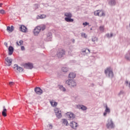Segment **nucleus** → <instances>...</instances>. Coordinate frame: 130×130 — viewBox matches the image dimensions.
I'll use <instances>...</instances> for the list:
<instances>
[{"mask_svg": "<svg viewBox=\"0 0 130 130\" xmlns=\"http://www.w3.org/2000/svg\"><path fill=\"white\" fill-rule=\"evenodd\" d=\"M106 36H107V37H108V38H110V36L109 34H107V35H106Z\"/></svg>", "mask_w": 130, "mask_h": 130, "instance_id": "obj_41", "label": "nucleus"}, {"mask_svg": "<svg viewBox=\"0 0 130 130\" xmlns=\"http://www.w3.org/2000/svg\"><path fill=\"white\" fill-rule=\"evenodd\" d=\"M20 30L23 32H26L27 30V28L23 25H21L20 27Z\"/></svg>", "mask_w": 130, "mask_h": 130, "instance_id": "obj_18", "label": "nucleus"}, {"mask_svg": "<svg viewBox=\"0 0 130 130\" xmlns=\"http://www.w3.org/2000/svg\"><path fill=\"white\" fill-rule=\"evenodd\" d=\"M116 4V2L115 0H111L110 2H109V5L113 6H115Z\"/></svg>", "mask_w": 130, "mask_h": 130, "instance_id": "obj_23", "label": "nucleus"}, {"mask_svg": "<svg viewBox=\"0 0 130 130\" xmlns=\"http://www.w3.org/2000/svg\"><path fill=\"white\" fill-rule=\"evenodd\" d=\"M35 91L37 94L41 95L43 94V90L40 87L35 88Z\"/></svg>", "mask_w": 130, "mask_h": 130, "instance_id": "obj_12", "label": "nucleus"}, {"mask_svg": "<svg viewBox=\"0 0 130 130\" xmlns=\"http://www.w3.org/2000/svg\"><path fill=\"white\" fill-rule=\"evenodd\" d=\"M50 103L52 107H53L54 108L56 107V106H57V104H58L57 102H54L53 100L50 101Z\"/></svg>", "mask_w": 130, "mask_h": 130, "instance_id": "obj_21", "label": "nucleus"}, {"mask_svg": "<svg viewBox=\"0 0 130 130\" xmlns=\"http://www.w3.org/2000/svg\"><path fill=\"white\" fill-rule=\"evenodd\" d=\"M70 125L74 129H77V127L78 126L79 124L75 121H72L70 123Z\"/></svg>", "mask_w": 130, "mask_h": 130, "instance_id": "obj_13", "label": "nucleus"}, {"mask_svg": "<svg viewBox=\"0 0 130 130\" xmlns=\"http://www.w3.org/2000/svg\"><path fill=\"white\" fill-rule=\"evenodd\" d=\"M13 68L15 71H18L19 73H21L23 71V69L18 66L17 64H14Z\"/></svg>", "mask_w": 130, "mask_h": 130, "instance_id": "obj_8", "label": "nucleus"}, {"mask_svg": "<svg viewBox=\"0 0 130 130\" xmlns=\"http://www.w3.org/2000/svg\"><path fill=\"white\" fill-rule=\"evenodd\" d=\"M66 84L68 85V86H70V87H76L77 85L76 82L75 81L71 79H69L66 81Z\"/></svg>", "mask_w": 130, "mask_h": 130, "instance_id": "obj_5", "label": "nucleus"}, {"mask_svg": "<svg viewBox=\"0 0 130 130\" xmlns=\"http://www.w3.org/2000/svg\"><path fill=\"white\" fill-rule=\"evenodd\" d=\"M7 30L10 32H12L14 30V26L12 25L11 27L10 26H8L7 28Z\"/></svg>", "mask_w": 130, "mask_h": 130, "instance_id": "obj_26", "label": "nucleus"}, {"mask_svg": "<svg viewBox=\"0 0 130 130\" xmlns=\"http://www.w3.org/2000/svg\"><path fill=\"white\" fill-rule=\"evenodd\" d=\"M113 36V34L112 33L111 34L110 37L112 38Z\"/></svg>", "mask_w": 130, "mask_h": 130, "instance_id": "obj_44", "label": "nucleus"}, {"mask_svg": "<svg viewBox=\"0 0 130 130\" xmlns=\"http://www.w3.org/2000/svg\"><path fill=\"white\" fill-rule=\"evenodd\" d=\"M35 6H37V8H38V5L37 4H36Z\"/></svg>", "mask_w": 130, "mask_h": 130, "instance_id": "obj_51", "label": "nucleus"}, {"mask_svg": "<svg viewBox=\"0 0 130 130\" xmlns=\"http://www.w3.org/2000/svg\"><path fill=\"white\" fill-rule=\"evenodd\" d=\"M69 71V68L67 67H63L62 68V71L63 72V73H67Z\"/></svg>", "mask_w": 130, "mask_h": 130, "instance_id": "obj_27", "label": "nucleus"}, {"mask_svg": "<svg viewBox=\"0 0 130 130\" xmlns=\"http://www.w3.org/2000/svg\"><path fill=\"white\" fill-rule=\"evenodd\" d=\"M93 86H94V84L93 83L91 84V86L93 87Z\"/></svg>", "mask_w": 130, "mask_h": 130, "instance_id": "obj_46", "label": "nucleus"}, {"mask_svg": "<svg viewBox=\"0 0 130 130\" xmlns=\"http://www.w3.org/2000/svg\"><path fill=\"white\" fill-rule=\"evenodd\" d=\"M66 54L65 50L63 49H59L57 51L56 55L59 58H61Z\"/></svg>", "mask_w": 130, "mask_h": 130, "instance_id": "obj_4", "label": "nucleus"}, {"mask_svg": "<svg viewBox=\"0 0 130 130\" xmlns=\"http://www.w3.org/2000/svg\"><path fill=\"white\" fill-rule=\"evenodd\" d=\"M5 45L7 46L8 44L7 43H5Z\"/></svg>", "mask_w": 130, "mask_h": 130, "instance_id": "obj_47", "label": "nucleus"}, {"mask_svg": "<svg viewBox=\"0 0 130 130\" xmlns=\"http://www.w3.org/2000/svg\"><path fill=\"white\" fill-rule=\"evenodd\" d=\"M49 128H50V129H52L53 126H52V124H49Z\"/></svg>", "mask_w": 130, "mask_h": 130, "instance_id": "obj_39", "label": "nucleus"}, {"mask_svg": "<svg viewBox=\"0 0 130 130\" xmlns=\"http://www.w3.org/2000/svg\"><path fill=\"white\" fill-rule=\"evenodd\" d=\"M19 43H20V45H23V41L22 40H20L19 41Z\"/></svg>", "mask_w": 130, "mask_h": 130, "instance_id": "obj_38", "label": "nucleus"}, {"mask_svg": "<svg viewBox=\"0 0 130 130\" xmlns=\"http://www.w3.org/2000/svg\"><path fill=\"white\" fill-rule=\"evenodd\" d=\"M83 24L84 25H88L89 24V23L87 22H85L84 23H83Z\"/></svg>", "mask_w": 130, "mask_h": 130, "instance_id": "obj_40", "label": "nucleus"}, {"mask_svg": "<svg viewBox=\"0 0 130 130\" xmlns=\"http://www.w3.org/2000/svg\"><path fill=\"white\" fill-rule=\"evenodd\" d=\"M2 5H3V4H0V7H1L2 6Z\"/></svg>", "mask_w": 130, "mask_h": 130, "instance_id": "obj_49", "label": "nucleus"}, {"mask_svg": "<svg viewBox=\"0 0 130 130\" xmlns=\"http://www.w3.org/2000/svg\"><path fill=\"white\" fill-rule=\"evenodd\" d=\"M76 107L77 109L81 110L83 111H86L87 110V108L83 105H78Z\"/></svg>", "mask_w": 130, "mask_h": 130, "instance_id": "obj_9", "label": "nucleus"}, {"mask_svg": "<svg viewBox=\"0 0 130 130\" xmlns=\"http://www.w3.org/2000/svg\"><path fill=\"white\" fill-rule=\"evenodd\" d=\"M72 42H73V43H74L75 42V40L74 39H73Z\"/></svg>", "mask_w": 130, "mask_h": 130, "instance_id": "obj_45", "label": "nucleus"}, {"mask_svg": "<svg viewBox=\"0 0 130 130\" xmlns=\"http://www.w3.org/2000/svg\"><path fill=\"white\" fill-rule=\"evenodd\" d=\"M69 77L70 79H74L76 77V74L74 73H71Z\"/></svg>", "mask_w": 130, "mask_h": 130, "instance_id": "obj_25", "label": "nucleus"}, {"mask_svg": "<svg viewBox=\"0 0 130 130\" xmlns=\"http://www.w3.org/2000/svg\"><path fill=\"white\" fill-rule=\"evenodd\" d=\"M41 31V28L38 26L36 27L34 31V34L35 36H38Z\"/></svg>", "mask_w": 130, "mask_h": 130, "instance_id": "obj_14", "label": "nucleus"}, {"mask_svg": "<svg viewBox=\"0 0 130 130\" xmlns=\"http://www.w3.org/2000/svg\"><path fill=\"white\" fill-rule=\"evenodd\" d=\"M17 44L19 46V43H18V42H17Z\"/></svg>", "mask_w": 130, "mask_h": 130, "instance_id": "obj_50", "label": "nucleus"}, {"mask_svg": "<svg viewBox=\"0 0 130 130\" xmlns=\"http://www.w3.org/2000/svg\"><path fill=\"white\" fill-rule=\"evenodd\" d=\"M125 58L126 60L130 61V52L125 55Z\"/></svg>", "mask_w": 130, "mask_h": 130, "instance_id": "obj_24", "label": "nucleus"}, {"mask_svg": "<svg viewBox=\"0 0 130 130\" xmlns=\"http://www.w3.org/2000/svg\"><path fill=\"white\" fill-rule=\"evenodd\" d=\"M65 17L64 19L67 22H72L74 21V19L71 18L73 16L72 14L70 12H66L64 13Z\"/></svg>", "mask_w": 130, "mask_h": 130, "instance_id": "obj_2", "label": "nucleus"}, {"mask_svg": "<svg viewBox=\"0 0 130 130\" xmlns=\"http://www.w3.org/2000/svg\"><path fill=\"white\" fill-rule=\"evenodd\" d=\"M13 84H14V82H9V85L10 86H12Z\"/></svg>", "mask_w": 130, "mask_h": 130, "instance_id": "obj_42", "label": "nucleus"}, {"mask_svg": "<svg viewBox=\"0 0 130 130\" xmlns=\"http://www.w3.org/2000/svg\"><path fill=\"white\" fill-rule=\"evenodd\" d=\"M7 110L6 109L5 106H3V111H2V115L6 117H7Z\"/></svg>", "mask_w": 130, "mask_h": 130, "instance_id": "obj_19", "label": "nucleus"}, {"mask_svg": "<svg viewBox=\"0 0 130 130\" xmlns=\"http://www.w3.org/2000/svg\"><path fill=\"white\" fill-rule=\"evenodd\" d=\"M41 28V30H44L45 28H46V26L44 24L41 25L40 26H39Z\"/></svg>", "mask_w": 130, "mask_h": 130, "instance_id": "obj_28", "label": "nucleus"}, {"mask_svg": "<svg viewBox=\"0 0 130 130\" xmlns=\"http://www.w3.org/2000/svg\"><path fill=\"white\" fill-rule=\"evenodd\" d=\"M129 27H130V23H129Z\"/></svg>", "mask_w": 130, "mask_h": 130, "instance_id": "obj_53", "label": "nucleus"}, {"mask_svg": "<svg viewBox=\"0 0 130 130\" xmlns=\"http://www.w3.org/2000/svg\"><path fill=\"white\" fill-rule=\"evenodd\" d=\"M21 50H22V51H23L24 50H25V47L23 46H22L21 47Z\"/></svg>", "mask_w": 130, "mask_h": 130, "instance_id": "obj_37", "label": "nucleus"}, {"mask_svg": "<svg viewBox=\"0 0 130 130\" xmlns=\"http://www.w3.org/2000/svg\"><path fill=\"white\" fill-rule=\"evenodd\" d=\"M128 87H129V88H130V82L128 84Z\"/></svg>", "mask_w": 130, "mask_h": 130, "instance_id": "obj_48", "label": "nucleus"}, {"mask_svg": "<svg viewBox=\"0 0 130 130\" xmlns=\"http://www.w3.org/2000/svg\"><path fill=\"white\" fill-rule=\"evenodd\" d=\"M25 68H26V69H29L30 70H31L34 68L33 64L31 63H26L24 64Z\"/></svg>", "mask_w": 130, "mask_h": 130, "instance_id": "obj_17", "label": "nucleus"}, {"mask_svg": "<svg viewBox=\"0 0 130 130\" xmlns=\"http://www.w3.org/2000/svg\"><path fill=\"white\" fill-rule=\"evenodd\" d=\"M62 122L63 125H66V126H68L69 125L68 121L66 119H62Z\"/></svg>", "mask_w": 130, "mask_h": 130, "instance_id": "obj_22", "label": "nucleus"}, {"mask_svg": "<svg viewBox=\"0 0 130 130\" xmlns=\"http://www.w3.org/2000/svg\"><path fill=\"white\" fill-rule=\"evenodd\" d=\"M6 62L5 63L7 64V66H8V67H10V66H11L12 64V59L11 58H9V57H7L5 59Z\"/></svg>", "mask_w": 130, "mask_h": 130, "instance_id": "obj_11", "label": "nucleus"}, {"mask_svg": "<svg viewBox=\"0 0 130 130\" xmlns=\"http://www.w3.org/2000/svg\"><path fill=\"white\" fill-rule=\"evenodd\" d=\"M106 127H107V128L110 130L114 129L115 125L112 119L108 120L107 121V124H106Z\"/></svg>", "mask_w": 130, "mask_h": 130, "instance_id": "obj_1", "label": "nucleus"}, {"mask_svg": "<svg viewBox=\"0 0 130 130\" xmlns=\"http://www.w3.org/2000/svg\"><path fill=\"white\" fill-rule=\"evenodd\" d=\"M81 53L82 54H84V55H86V54L90 53V51L88 48L83 49Z\"/></svg>", "mask_w": 130, "mask_h": 130, "instance_id": "obj_15", "label": "nucleus"}, {"mask_svg": "<svg viewBox=\"0 0 130 130\" xmlns=\"http://www.w3.org/2000/svg\"><path fill=\"white\" fill-rule=\"evenodd\" d=\"M105 14L103 10L100 11V17L105 16Z\"/></svg>", "mask_w": 130, "mask_h": 130, "instance_id": "obj_30", "label": "nucleus"}, {"mask_svg": "<svg viewBox=\"0 0 130 130\" xmlns=\"http://www.w3.org/2000/svg\"><path fill=\"white\" fill-rule=\"evenodd\" d=\"M100 30H101V31H102V32L104 31V25L100 26Z\"/></svg>", "mask_w": 130, "mask_h": 130, "instance_id": "obj_33", "label": "nucleus"}, {"mask_svg": "<svg viewBox=\"0 0 130 130\" xmlns=\"http://www.w3.org/2000/svg\"><path fill=\"white\" fill-rule=\"evenodd\" d=\"M8 50H9V55H12L14 51V48L12 46H9Z\"/></svg>", "mask_w": 130, "mask_h": 130, "instance_id": "obj_20", "label": "nucleus"}, {"mask_svg": "<svg viewBox=\"0 0 130 130\" xmlns=\"http://www.w3.org/2000/svg\"><path fill=\"white\" fill-rule=\"evenodd\" d=\"M92 41H93V42L95 41V40H94V39H92Z\"/></svg>", "mask_w": 130, "mask_h": 130, "instance_id": "obj_52", "label": "nucleus"}, {"mask_svg": "<svg viewBox=\"0 0 130 130\" xmlns=\"http://www.w3.org/2000/svg\"><path fill=\"white\" fill-rule=\"evenodd\" d=\"M106 109H105V112H104V116L106 117L107 114H109L111 112L110 109L108 107L107 105L105 106Z\"/></svg>", "mask_w": 130, "mask_h": 130, "instance_id": "obj_7", "label": "nucleus"}, {"mask_svg": "<svg viewBox=\"0 0 130 130\" xmlns=\"http://www.w3.org/2000/svg\"><path fill=\"white\" fill-rule=\"evenodd\" d=\"M54 112L56 114L57 118L60 119L62 117L61 111L58 108L54 109Z\"/></svg>", "mask_w": 130, "mask_h": 130, "instance_id": "obj_6", "label": "nucleus"}, {"mask_svg": "<svg viewBox=\"0 0 130 130\" xmlns=\"http://www.w3.org/2000/svg\"><path fill=\"white\" fill-rule=\"evenodd\" d=\"M0 13L4 14V13H5V12L4 10H0Z\"/></svg>", "mask_w": 130, "mask_h": 130, "instance_id": "obj_36", "label": "nucleus"}, {"mask_svg": "<svg viewBox=\"0 0 130 130\" xmlns=\"http://www.w3.org/2000/svg\"><path fill=\"white\" fill-rule=\"evenodd\" d=\"M125 84H126V86H127L128 84V82L127 80L125 81Z\"/></svg>", "mask_w": 130, "mask_h": 130, "instance_id": "obj_43", "label": "nucleus"}, {"mask_svg": "<svg viewBox=\"0 0 130 130\" xmlns=\"http://www.w3.org/2000/svg\"><path fill=\"white\" fill-rule=\"evenodd\" d=\"M124 94V92L123 90L120 91V92L118 93V96H120L122 95H123Z\"/></svg>", "mask_w": 130, "mask_h": 130, "instance_id": "obj_32", "label": "nucleus"}, {"mask_svg": "<svg viewBox=\"0 0 130 130\" xmlns=\"http://www.w3.org/2000/svg\"><path fill=\"white\" fill-rule=\"evenodd\" d=\"M81 36L82 37H84L85 38H87V35H86L85 33H82L81 34Z\"/></svg>", "mask_w": 130, "mask_h": 130, "instance_id": "obj_35", "label": "nucleus"}, {"mask_svg": "<svg viewBox=\"0 0 130 130\" xmlns=\"http://www.w3.org/2000/svg\"><path fill=\"white\" fill-rule=\"evenodd\" d=\"M52 40V34L51 32H49L47 35V38L45 39L46 41H51Z\"/></svg>", "mask_w": 130, "mask_h": 130, "instance_id": "obj_16", "label": "nucleus"}, {"mask_svg": "<svg viewBox=\"0 0 130 130\" xmlns=\"http://www.w3.org/2000/svg\"><path fill=\"white\" fill-rule=\"evenodd\" d=\"M59 88L63 92H65L66 91V89L62 85H60L59 86Z\"/></svg>", "mask_w": 130, "mask_h": 130, "instance_id": "obj_31", "label": "nucleus"}, {"mask_svg": "<svg viewBox=\"0 0 130 130\" xmlns=\"http://www.w3.org/2000/svg\"><path fill=\"white\" fill-rule=\"evenodd\" d=\"M105 74H106V76L109 78H112L113 77V72L110 67L107 68L105 70Z\"/></svg>", "mask_w": 130, "mask_h": 130, "instance_id": "obj_3", "label": "nucleus"}, {"mask_svg": "<svg viewBox=\"0 0 130 130\" xmlns=\"http://www.w3.org/2000/svg\"><path fill=\"white\" fill-rule=\"evenodd\" d=\"M93 13L94 14V15L100 16V11L96 10V11H94V12Z\"/></svg>", "mask_w": 130, "mask_h": 130, "instance_id": "obj_29", "label": "nucleus"}, {"mask_svg": "<svg viewBox=\"0 0 130 130\" xmlns=\"http://www.w3.org/2000/svg\"><path fill=\"white\" fill-rule=\"evenodd\" d=\"M39 17H40V19H44V18H45L46 17V15H45L44 14H42V15H41L39 16Z\"/></svg>", "mask_w": 130, "mask_h": 130, "instance_id": "obj_34", "label": "nucleus"}, {"mask_svg": "<svg viewBox=\"0 0 130 130\" xmlns=\"http://www.w3.org/2000/svg\"><path fill=\"white\" fill-rule=\"evenodd\" d=\"M67 117L70 120H72L75 118V115L74 113L72 112H68L67 114Z\"/></svg>", "mask_w": 130, "mask_h": 130, "instance_id": "obj_10", "label": "nucleus"}]
</instances>
